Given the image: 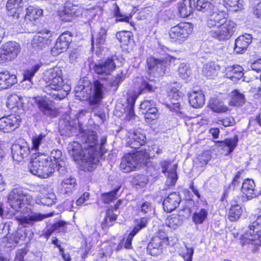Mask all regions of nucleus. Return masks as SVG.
<instances>
[{
	"label": "nucleus",
	"mask_w": 261,
	"mask_h": 261,
	"mask_svg": "<svg viewBox=\"0 0 261 261\" xmlns=\"http://www.w3.org/2000/svg\"><path fill=\"white\" fill-rule=\"evenodd\" d=\"M79 138L84 144L83 146L77 142L69 144L67 150L70 155L84 170L91 171L96 166L99 160L98 146L96 133L91 129H81Z\"/></svg>",
	"instance_id": "1"
},
{
	"label": "nucleus",
	"mask_w": 261,
	"mask_h": 261,
	"mask_svg": "<svg viewBox=\"0 0 261 261\" xmlns=\"http://www.w3.org/2000/svg\"><path fill=\"white\" fill-rule=\"evenodd\" d=\"M32 199V196L27 194L21 187L14 188L9 193L8 202L13 210L21 213L22 215L17 217L16 219L22 225H32L47 217L45 215L32 212L28 207Z\"/></svg>",
	"instance_id": "2"
},
{
	"label": "nucleus",
	"mask_w": 261,
	"mask_h": 261,
	"mask_svg": "<svg viewBox=\"0 0 261 261\" xmlns=\"http://www.w3.org/2000/svg\"><path fill=\"white\" fill-rule=\"evenodd\" d=\"M43 80L46 83L44 92L54 99H63L70 91V86L64 83L62 71L59 67L45 70L43 73Z\"/></svg>",
	"instance_id": "3"
},
{
	"label": "nucleus",
	"mask_w": 261,
	"mask_h": 261,
	"mask_svg": "<svg viewBox=\"0 0 261 261\" xmlns=\"http://www.w3.org/2000/svg\"><path fill=\"white\" fill-rule=\"evenodd\" d=\"M105 85L103 80L94 81L93 84L85 82L84 85L75 87V95L80 100H88L91 106L99 104L103 98L105 92L109 90Z\"/></svg>",
	"instance_id": "4"
},
{
	"label": "nucleus",
	"mask_w": 261,
	"mask_h": 261,
	"mask_svg": "<svg viewBox=\"0 0 261 261\" xmlns=\"http://www.w3.org/2000/svg\"><path fill=\"white\" fill-rule=\"evenodd\" d=\"M240 240L242 246H247L252 252L255 251L261 246V214L249 224L248 230L241 236Z\"/></svg>",
	"instance_id": "5"
},
{
	"label": "nucleus",
	"mask_w": 261,
	"mask_h": 261,
	"mask_svg": "<svg viewBox=\"0 0 261 261\" xmlns=\"http://www.w3.org/2000/svg\"><path fill=\"white\" fill-rule=\"evenodd\" d=\"M29 170L33 174L42 178H46L52 175L57 168L48 156L44 153L39 154L32 159L29 165Z\"/></svg>",
	"instance_id": "6"
},
{
	"label": "nucleus",
	"mask_w": 261,
	"mask_h": 261,
	"mask_svg": "<svg viewBox=\"0 0 261 261\" xmlns=\"http://www.w3.org/2000/svg\"><path fill=\"white\" fill-rule=\"evenodd\" d=\"M150 155V153L146 151V149L132 154H126L122 159L120 168L123 172H129L134 170L138 165L146 164Z\"/></svg>",
	"instance_id": "7"
},
{
	"label": "nucleus",
	"mask_w": 261,
	"mask_h": 261,
	"mask_svg": "<svg viewBox=\"0 0 261 261\" xmlns=\"http://www.w3.org/2000/svg\"><path fill=\"white\" fill-rule=\"evenodd\" d=\"M193 27L189 22H180L172 27L169 32L171 41L181 44L185 42L192 33Z\"/></svg>",
	"instance_id": "8"
},
{
	"label": "nucleus",
	"mask_w": 261,
	"mask_h": 261,
	"mask_svg": "<svg viewBox=\"0 0 261 261\" xmlns=\"http://www.w3.org/2000/svg\"><path fill=\"white\" fill-rule=\"evenodd\" d=\"M236 29V24L233 21L229 20L215 29H212L209 32V34L212 38L219 41H225L231 38Z\"/></svg>",
	"instance_id": "9"
},
{
	"label": "nucleus",
	"mask_w": 261,
	"mask_h": 261,
	"mask_svg": "<svg viewBox=\"0 0 261 261\" xmlns=\"http://www.w3.org/2000/svg\"><path fill=\"white\" fill-rule=\"evenodd\" d=\"M236 29V24L233 21L229 20L215 29H212L209 32V34L212 38L219 41H225L231 38Z\"/></svg>",
	"instance_id": "10"
},
{
	"label": "nucleus",
	"mask_w": 261,
	"mask_h": 261,
	"mask_svg": "<svg viewBox=\"0 0 261 261\" xmlns=\"http://www.w3.org/2000/svg\"><path fill=\"white\" fill-rule=\"evenodd\" d=\"M148 72L149 76L152 75L154 77H158L163 76L165 73L167 62L165 60L149 57L147 59ZM150 82L153 81L151 76L148 77Z\"/></svg>",
	"instance_id": "11"
},
{
	"label": "nucleus",
	"mask_w": 261,
	"mask_h": 261,
	"mask_svg": "<svg viewBox=\"0 0 261 261\" xmlns=\"http://www.w3.org/2000/svg\"><path fill=\"white\" fill-rule=\"evenodd\" d=\"M84 9L81 7L67 3L66 4L64 9L60 13V16L62 20L70 21L73 18L82 15Z\"/></svg>",
	"instance_id": "12"
},
{
	"label": "nucleus",
	"mask_w": 261,
	"mask_h": 261,
	"mask_svg": "<svg viewBox=\"0 0 261 261\" xmlns=\"http://www.w3.org/2000/svg\"><path fill=\"white\" fill-rule=\"evenodd\" d=\"M209 13L207 26L210 28L215 29L228 20L226 18V14L222 11H216L214 8L212 10L211 12Z\"/></svg>",
	"instance_id": "13"
},
{
	"label": "nucleus",
	"mask_w": 261,
	"mask_h": 261,
	"mask_svg": "<svg viewBox=\"0 0 261 261\" xmlns=\"http://www.w3.org/2000/svg\"><path fill=\"white\" fill-rule=\"evenodd\" d=\"M51 37V33L47 30H43L34 36L32 44L34 48L42 49L46 45L50 43L49 38Z\"/></svg>",
	"instance_id": "14"
},
{
	"label": "nucleus",
	"mask_w": 261,
	"mask_h": 261,
	"mask_svg": "<svg viewBox=\"0 0 261 261\" xmlns=\"http://www.w3.org/2000/svg\"><path fill=\"white\" fill-rule=\"evenodd\" d=\"M20 119L15 115H9L0 118V130L8 133L12 132L19 126Z\"/></svg>",
	"instance_id": "15"
},
{
	"label": "nucleus",
	"mask_w": 261,
	"mask_h": 261,
	"mask_svg": "<svg viewBox=\"0 0 261 261\" xmlns=\"http://www.w3.org/2000/svg\"><path fill=\"white\" fill-rule=\"evenodd\" d=\"M161 166L162 168V171L167 176V183L168 185L173 186L175 184L177 179L176 174L177 165H171V162L169 161H163L161 162Z\"/></svg>",
	"instance_id": "16"
},
{
	"label": "nucleus",
	"mask_w": 261,
	"mask_h": 261,
	"mask_svg": "<svg viewBox=\"0 0 261 261\" xmlns=\"http://www.w3.org/2000/svg\"><path fill=\"white\" fill-rule=\"evenodd\" d=\"M49 97H36L33 98L39 110L45 115L55 117L56 112L53 105L52 101L49 100Z\"/></svg>",
	"instance_id": "17"
},
{
	"label": "nucleus",
	"mask_w": 261,
	"mask_h": 261,
	"mask_svg": "<svg viewBox=\"0 0 261 261\" xmlns=\"http://www.w3.org/2000/svg\"><path fill=\"white\" fill-rule=\"evenodd\" d=\"M30 148L27 142L14 144L11 147L12 156L14 161L20 162L29 154Z\"/></svg>",
	"instance_id": "18"
},
{
	"label": "nucleus",
	"mask_w": 261,
	"mask_h": 261,
	"mask_svg": "<svg viewBox=\"0 0 261 261\" xmlns=\"http://www.w3.org/2000/svg\"><path fill=\"white\" fill-rule=\"evenodd\" d=\"M115 67L114 60L108 58L105 61L95 64L93 69L98 74L108 75L114 70Z\"/></svg>",
	"instance_id": "19"
},
{
	"label": "nucleus",
	"mask_w": 261,
	"mask_h": 261,
	"mask_svg": "<svg viewBox=\"0 0 261 261\" xmlns=\"http://www.w3.org/2000/svg\"><path fill=\"white\" fill-rule=\"evenodd\" d=\"M32 150L42 151L48 147V144H50L51 140L47 135L41 133L39 135L33 136L32 138Z\"/></svg>",
	"instance_id": "20"
},
{
	"label": "nucleus",
	"mask_w": 261,
	"mask_h": 261,
	"mask_svg": "<svg viewBox=\"0 0 261 261\" xmlns=\"http://www.w3.org/2000/svg\"><path fill=\"white\" fill-rule=\"evenodd\" d=\"M252 41V37L251 34H245L239 36L235 41L234 51L238 54L242 53L247 49Z\"/></svg>",
	"instance_id": "21"
},
{
	"label": "nucleus",
	"mask_w": 261,
	"mask_h": 261,
	"mask_svg": "<svg viewBox=\"0 0 261 261\" xmlns=\"http://www.w3.org/2000/svg\"><path fill=\"white\" fill-rule=\"evenodd\" d=\"M129 145L132 148H138L144 145L146 142V136L141 129L135 130L129 137Z\"/></svg>",
	"instance_id": "22"
},
{
	"label": "nucleus",
	"mask_w": 261,
	"mask_h": 261,
	"mask_svg": "<svg viewBox=\"0 0 261 261\" xmlns=\"http://www.w3.org/2000/svg\"><path fill=\"white\" fill-rule=\"evenodd\" d=\"M243 68L239 65L227 66L225 68V76L233 82L240 80L243 76Z\"/></svg>",
	"instance_id": "23"
},
{
	"label": "nucleus",
	"mask_w": 261,
	"mask_h": 261,
	"mask_svg": "<svg viewBox=\"0 0 261 261\" xmlns=\"http://www.w3.org/2000/svg\"><path fill=\"white\" fill-rule=\"evenodd\" d=\"M180 198L176 193H172L164 200L163 203L165 211L171 212L174 210L179 204Z\"/></svg>",
	"instance_id": "24"
},
{
	"label": "nucleus",
	"mask_w": 261,
	"mask_h": 261,
	"mask_svg": "<svg viewBox=\"0 0 261 261\" xmlns=\"http://www.w3.org/2000/svg\"><path fill=\"white\" fill-rule=\"evenodd\" d=\"M238 138L234 136L232 138L226 139L224 141L218 142V146L223 150L222 153L228 155L230 153L237 145Z\"/></svg>",
	"instance_id": "25"
},
{
	"label": "nucleus",
	"mask_w": 261,
	"mask_h": 261,
	"mask_svg": "<svg viewBox=\"0 0 261 261\" xmlns=\"http://www.w3.org/2000/svg\"><path fill=\"white\" fill-rule=\"evenodd\" d=\"M2 47L10 61L16 58L21 50L20 45L15 41L7 42Z\"/></svg>",
	"instance_id": "26"
},
{
	"label": "nucleus",
	"mask_w": 261,
	"mask_h": 261,
	"mask_svg": "<svg viewBox=\"0 0 261 261\" xmlns=\"http://www.w3.org/2000/svg\"><path fill=\"white\" fill-rule=\"evenodd\" d=\"M22 7V0H9L6 5L8 14L14 18L17 19L21 12Z\"/></svg>",
	"instance_id": "27"
},
{
	"label": "nucleus",
	"mask_w": 261,
	"mask_h": 261,
	"mask_svg": "<svg viewBox=\"0 0 261 261\" xmlns=\"http://www.w3.org/2000/svg\"><path fill=\"white\" fill-rule=\"evenodd\" d=\"M194 7L195 2L192 0H182L177 4L179 14L184 18L189 16L192 13Z\"/></svg>",
	"instance_id": "28"
},
{
	"label": "nucleus",
	"mask_w": 261,
	"mask_h": 261,
	"mask_svg": "<svg viewBox=\"0 0 261 261\" xmlns=\"http://www.w3.org/2000/svg\"><path fill=\"white\" fill-rule=\"evenodd\" d=\"M189 100L190 105L194 108H199L204 103V95L201 90H193L189 94Z\"/></svg>",
	"instance_id": "29"
},
{
	"label": "nucleus",
	"mask_w": 261,
	"mask_h": 261,
	"mask_svg": "<svg viewBox=\"0 0 261 261\" xmlns=\"http://www.w3.org/2000/svg\"><path fill=\"white\" fill-rule=\"evenodd\" d=\"M17 83L16 76L8 71L0 72V90L7 89Z\"/></svg>",
	"instance_id": "30"
},
{
	"label": "nucleus",
	"mask_w": 261,
	"mask_h": 261,
	"mask_svg": "<svg viewBox=\"0 0 261 261\" xmlns=\"http://www.w3.org/2000/svg\"><path fill=\"white\" fill-rule=\"evenodd\" d=\"M76 179L72 177L64 178L59 186V190L62 193L70 194L76 189Z\"/></svg>",
	"instance_id": "31"
},
{
	"label": "nucleus",
	"mask_w": 261,
	"mask_h": 261,
	"mask_svg": "<svg viewBox=\"0 0 261 261\" xmlns=\"http://www.w3.org/2000/svg\"><path fill=\"white\" fill-rule=\"evenodd\" d=\"M255 185L253 180L247 178L242 183L241 192L248 199H251L256 196Z\"/></svg>",
	"instance_id": "32"
},
{
	"label": "nucleus",
	"mask_w": 261,
	"mask_h": 261,
	"mask_svg": "<svg viewBox=\"0 0 261 261\" xmlns=\"http://www.w3.org/2000/svg\"><path fill=\"white\" fill-rule=\"evenodd\" d=\"M42 65L41 62H39L35 63L32 67L24 71L23 83L26 82V84L28 86L27 88L32 86L33 84L32 79Z\"/></svg>",
	"instance_id": "33"
},
{
	"label": "nucleus",
	"mask_w": 261,
	"mask_h": 261,
	"mask_svg": "<svg viewBox=\"0 0 261 261\" xmlns=\"http://www.w3.org/2000/svg\"><path fill=\"white\" fill-rule=\"evenodd\" d=\"M25 100V97H20L16 94L12 95L8 98L7 102V107L11 110L17 108V109H22L23 111L24 103Z\"/></svg>",
	"instance_id": "34"
},
{
	"label": "nucleus",
	"mask_w": 261,
	"mask_h": 261,
	"mask_svg": "<svg viewBox=\"0 0 261 261\" xmlns=\"http://www.w3.org/2000/svg\"><path fill=\"white\" fill-rule=\"evenodd\" d=\"M148 252L152 256H156L162 252V241L159 237L153 238L147 246Z\"/></svg>",
	"instance_id": "35"
},
{
	"label": "nucleus",
	"mask_w": 261,
	"mask_h": 261,
	"mask_svg": "<svg viewBox=\"0 0 261 261\" xmlns=\"http://www.w3.org/2000/svg\"><path fill=\"white\" fill-rule=\"evenodd\" d=\"M43 14V10L37 7L30 6L26 9L24 20L27 23L32 22Z\"/></svg>",
	"instance_id": "36"
},
{
	"label": "nucleus",
	"mask_w": 261,
	"mask_h": 261,
	"mask_svg": "<svg viewBox=\"0 0 261 261\" xmlns=\"http://www.w3.org/2000/svg\"><path fill=\"white\" fill-rule=\"evenodd\" d=\"M90 194L88 192L84 193L79 198L75 203V205L74 204L73 201L67 202L65 204L66 209L69 211L74 212L75 210L79 209L78 206L82 205L83 204L89 199Z\"/></svg>",
	"instance_id": "37"
},
{
	"label": "nucleus",
	"mask_w": 261,
	"mask_h": 261,
	"mask_svg": "<svg viewBox=\"0 0 261 261\" xmlns=\"http://www.w3.org/2000/svg\"><path fill=\"white\" fill-rule=\"evenodd\" d=\"M23 233V230L19 229L15 233L11 234L8 239V242L5 245L6 247L14 248L19 240H25V237Z\"/></svg>",
	"instance_id": "38"
},
{
	"label": "nucleus",
	"mask_w": 261,
	"mask_h": 261,
	"mask_svg": "<svg viewBox=\"0 0 261 261\" xmlns=\"http://www.w3.org/2000/svg\"><path fill=\"white\" fill-rule=\"evenodd\" d=\"M183 221L182 216L179 214H172L167 218L165 223L169 227L175 229L181 225Z\"/></svg>",
	"instance_id": "39"
},
{
	"label": "nucleus",
	"mask_w": 261,
	"mask_h": 261,
	"mask_svg": "<svg viewBox=\"0 0 261 261\" xmlns=\"http://www.w3.org/2000/svg\"><path fill=\"white\" fill-rule=\"evenodd\" d=\"M230 97L231 99L229 102L230 106H239L245 103L244 95L237 90H234L231 92Z\"/></svg>",
	"instance_id": "40"
},
{
	"label": "nucleus",
	"mask_w": 261,
	"mask_h": 261,
	"mask_svg": "<svg viewBox=\"0 0 261 261\" xmlns=\"http://www.w3.org/2000/svg\"><path fill=\"white\" fill-rule=\"evenodd\" d=\"M107 35V30L103 28H101L98 34L94 37L92 35V45L94 48L95 45L96 48H100V45L103 44L105 42V37Z\"/></svg>",
	"instance_id": "41"
},
{
	"label": "nucleus",
	"mask_w": 261,
	"mask_h": 261,
	"mask_svg": "<svg viewBox=\"0 0 261 261\" xmlns=\"http://www.w3.org/2000/svg\"><path fill=\"white\" fill-rule=\"evenodd\" d=\"M226 8L231 11L236 12L243 8V0H223Z\"/></svg>",
	"instance_id": "42"
},
{
	"label": "nucleus",
	"mask_w": 261,
	"mask_h": 261,
	"mask_svg": "<svg viewBox=\"0 0 261 261\" xmlns=\"http://www.w3.org/2000/svg\"><path fill=\"white\" fill-rule=\"evenodd\" d=\"M62 152L58 150H53L50 153L49 158V161H51L55 163V166L57 167H62L64 165V162L62 159Z\"/></svg>",
	"instance_id": "43"
},
{
	"label": "nucleus",
	"mask_w": 261,
	"mask_h": 261,
	"mask_svg": "<svg viewBox=\"0 0 261 261\" xmlns=\"http://www.w3.org/2000/svg\"><path fill=\"white\" fill-rule=\"evenodd\" d=\"M208 216V212L204 208H201L195 212L192 216L193 222L196 224H200L203 223Z\"/></svg>",
	"instance_id": "44"
},
{
	"label": "nucleus",
	"mask_w": 261,
	"mask_h": 261,
	"mask_svg": "<svg viewBox=\"0 0 261 261\" xmlns=\"http://www.w3.org/2000/svg\"><path fill=\"white\" fill-rule=\"evenodd\" d=\"M67 223L60 221L54 224L46 231L47 236H50L54 232H65L66 231Z\"/></svg>",
	"instance_id": "45"
},
{
	"label": "nucleus",
	"mask_w": 261,
	"mask_h": 261,
	"mask_svg": "<svg viewBox=\"0 0 261 261\" xmlns=\"http://www.w3.org/2000/svg\"><path fill=\"white\" fill-rule=\"evenodd\" d=\"M114 15L116 17V21L125 22L133 26V22L132 21V16L131 14H124L120 12L119 8L116 6L114 9Z\"/></svg>",
	"instance_id": "46"
},
{
	"label": "nucleus",
	"mask_w": 261,
	"mask_h": 261,
	"mask_svg": "<svg viewBox=\"0 0 261 261\" xmlns=\"http://www.w3.org/2000/svg\"><path fill=\"white\" fill-rule=\"evenodd\" d=\"M212 0H197L196 9L204 12H211L214 6L212 4Z\"/></svg>",
	"instance_id": "47"
},
{
	"label": "nucleus",
	"mask_w": 261,
	"mask_h": 261,
	"mask_svg": "<svg viewBox=\"0 0 261 261\" xmlns=\"http://www.w3.org/2000/svg\"><path fill=\"white\" fill-rule=\"evenodd\" d=\"M136 234L135 232L132 231L128 236L126 238H123V240H122L118 246L116 250H120L122 247H124V248L126 249H130L132 248V241L134 238V237Z\"/></svg>",
	"instance_id": "48"
},
{
	"label": "nucleus",
	"mask_w": 261,
	"mask_h": 261,
	"mask_svg": "<svg viewBox=\"0 0 261 261\" xmlns=\"http://www.w3.org/2000/svg\"><path fill=\"white\" fill-rule=\"evenodd\" d=\"M242 211L239 204H234L231 206L229 211V219L231 221L238 220L241 215Z\"/></svg>",
	"instance_id": "49"
},
{
	"label": "nucleus",
	"mask_w": 261,
	"mask_h": 261,
	"mask_svg": "<svg viewBox=\"0 0 261 261\" xmlns=\"http://www.w3.org/2000/svg\"><path fill=\"white\" fill-rule=\"evenodd\" d=\"M133 34L130 31H121L116 34V38L124 45H127L129 43Z\"/></svg>",
	"instance_id": "50"
},
{
	"label": "nucleus",
	"mask_w": 261,
	"mask_h": 261,
	"mask_svg": "<svg viewBox=\"0 0 261 261\" xmlns=\"http://www.w3.org/2000/svg\"><path fill=\"white\" fill-rule=\"evenodd\" d=\"M138 213L142 214H147L149 215L154 213V208L151 203L145 201L143 202L140 205H139L137 208Z\"/></svg>",
	"instance_id": "51"
},
{
	"label": "nucleus",
	"mask_w": 261,
	"mask_h": 261,
	"mask_svg": "<svg viewBox=\"0 0 261 261\" xmlns=\"http://www.w3.org/2000/svg\"><path fill=\"white\" fill-rule=\"evenodd\" d=\"M216 65L214 62H208L205 64L202 69V74L208 77L216 74Z\"/></svg>",
	"instance_id": "52"
},
{
	"label": "nucleus",
	"mask_w": 261,
	"mask_h": 261,
	"mask_svg": "<svg viewBox=\"0 0 261 261\" xmlns=\"http://www.w3.org/2000/svg\"><path fill=\"white\" fill-rule=\"evenodd\" d=\"M68 43H64L57 40L55 46L51 49L53 55L56 56L66 50L68 47Z\"/></svg>",
	"instance_id": "53"
},
{
	"label": "nucleus",
	"mask_w": 261,
	"mask_h": 261,
	"mask_svg": "<svg viewBox=\"0 0 261 261\" xmlns=\"http://www.w3.org/2000/svg\"><path fill=\"white\" fill-rule=\"evenodd\" d=\"M155 88L156 87L153 86L151 84L149 83L146 81H142L139 87L138 94L137 95L135 94L133 95H136L138 96L139 95L142 93L153 91Z\"/></svg>",
	"instance_id": "54"
},
{
	"label": "nucleus",
	"mask_w": 261,
	"mask_h": 261,
	"mask_svg": "<svg viewBox=\"0 0 261 261\" xmlns=\"http://www.w3.org/2000/svg\"><path fill=\"white\" fill-rule=\"evenodd\" d=\"M178 72L179 76L183 79H186L192 74L190 67L185 63H182L179 65Z\"/></svg>",
	"instance_id": "55"
},
{
	"label": "nucleus",
	"mask_w": 261,
	"mask_h": 261,
	"mask_svg": "<svg viewBox=\"0 0 261 261\" xmlns=\"http://www.w3.org/2000/svg\"><path fill=\"white\" fill-rule=\"evenodd\" d=\"M143 113L144 114V117L146 120H153L159 117L158 110L154 106L151 107L147 112H143Z\"/></svg>",
	"instance_id": "56"
},
{
	"label": "nucleus",
	"mask_w": 261,
	"mask_h": 261,
	"mask_svg": "<svg viewBox=\"0 0 261 261\" xmlns=\"http://www.w3.org/2000/svg\"><path fill=\"white\" fill-rule=\"evenodd\" d=\"M117 215L113 214V211L109 209L107 211L106 217L104 219V222H102V227L110 226L112 225L110 223L116 220Z\"/></svg>",
	"instance_id": "57"
},
{
	"label": "nucleus",
	"mask_w": 261,
	"mask_h": 261,
	"mask_svg": "<svg viewBox=\"0 0 261 261\" xmlns=\"http://www.w3.org/2000/svg\"><path fill=\"white\" fill-rule=\"evenodd\" d=\"M148 178L144 175H135L132 179V182L135 185L144 187L148 182Z\"/></svg>",
	"instance_id": "58"
},
{
	"label": "nucleus",
	"mask_w": 261,
	"mask_h": 261,
	"mask_svg": "<svg viewBox=\"0 0 261 261\" xmlns=\"http://www.w3.org/2000/svg\"><path fill=\"white\" fill-rule=\"evenodd\" d=\"M138 98V96L133 95L132 97H129L127 98V101L130 104L129 107V111L128 114L127 115L126 118L128 120L132 119L135 116L134 111V105L135 103V101Z\"/></svg>",
	"instance_id": "59"
},
{
	"label": "nucleus",
	"mask_w": 261,
	"mask_h": 261,
	"mask_svg": "<svg viewBox=\"0 0 261 261\" xmlns=\"http://www.w3.org/2000/svg\"><path fill=\"white\" fill-rule=\"evenodd\" d=\"M211 109L216 113H224L228 110L227 106H225L222 102L213 103L211 105Z\"/></svg>",
	"instance_id": "60"
},
{
	"label": "nucleus",
	"mask_w": 261,
	"mask_h": 261,
	"mask_svg": "<svg viewBox=\"0 0 261 261\" xmlns=\"http://www.w3.org/2000/svg\"><path fill=\"white\" fill-rule=\"evenodd\" d=\"M119 189L118 188L114 191L102 194V199L104 202L107 203L114 200L116 198V192Z\"/></svg>",
	"instance_id": "61"
},
{
	"label": "nucleus",
	"mask_w": 261,
	"mask_h": 261,
	"mask_svg": "<svg viewBox=\"0 0 261 261\" xmlns=\"http://www.w3.org/2000/svg\"><path fill=\"white\" fill-rule=\"evenodd\" d=\"M186 248V252H182L180 255L183 257L185 261H192V256L194 253V248L188 247L185 245Z\"/></svg>",
	"instance_id": "62"
},
{
	"label": "nucleus",
	"mask_w": 261,
	"mask_h": 261,
	"mask_svg": "<svg viewBox=\"0 0 261 261\" xmlns=\"http://www.w3.org/2000/svg\"><path fill=\"white\" fill-rule=\"evenodd\" d=\"M124 79L123 74L121 72L120 74H118L117 76L112 77L109 81L108 84L110 87H115L116 89L117 85L122 81Z\"/></svg>",
	"instance_id": "63"
},
{
	"label": "nucleus",
	"mask_w": 261,
	"mask_h": 261,
	"mask_svg": "<svg viewBox=\"0 0 261 261\" xmlns=\"http://www.w3.org/2000/svg\"><path fill=\"white\" fill-rule=\"evenodd\" d=\"M168 95L173 105L178 104V103H176L175 101L178 100L180 98V96L179 95V92L176 89H172L169 91Z\"/></svg>",
	"instance_id": "64"
}]
</instances>
